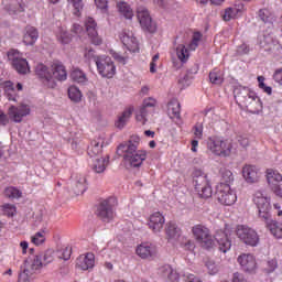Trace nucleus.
<instances>
[{
    "instance_id": "obj_1",
    "label": "nucleus",
    "mask_w": 282,
    "mask_h": 282,
    "mask_svg": "<svg viewBox=\"0 0 282 282\" xmlns=\"http://www.w3.org/2000/svg\"><path fill=\"white\" fill-rule=\"evenodd\" d=\"M35 74L47 89H56V80L59 83L67 80V69L65 65L58 61L53 62L50 66L37 64Z\"/></svg>"
},
{
    "instance_id": "obj_61",
    "label": "nucleus",
    "mask_w": 282,
    "mask_h": 282,
    "mask_svg": "<svg viewBox=\"0 0 282 282\" xmlns=\"http://www.w3.org/2000/svg\"><path fill=\"white\" fill-rule=\"evenodd\" d=\"M206 268L209 274H217V272H219V269L217 268L216 263L213 261L207 262Z\"/></svg>"
},
{
    "instance_id": "obj_43",
    "label": "nucleus",
    "mask_w": 282,
    "mask_h": 282,
    "mask_svg": "<svg viewBox=\"0 0 282 282\" xmlns=\"http://www.w3.org/2000/svg\"><path fill=\"white\" fill-rule=\"evenodd\" d=\"M209 80L213 85H221L224 83V70L215 68L209 73Z\"/></svg>"
},
{
    "instance_id": "obj_5",
    "label": "nucleus",
    "mask_w": 282,
    "mask_h": 282,
    "mask_svg": "<svg viewBox=\"0 0 282 282\" xmlns=\"http://www.w3.org/2000/svg\"><path fill=\"white\" fill-rule=\"evenodd\" d=\"M43 270V257L32 256L24 261L22 272L19 274V282H30L34 274H39Z\"/></svg>"
},
{
    "instance_id": "obj_7",
    "label": "nucleus",
    "mask_w": 282,
    "mask_h": 282,
    "mask_svg": "<svg viewBox=\"0 0 282 282\" xmlns=\"http://www.w3.org/2000/svg\"><path fill=\"white\" fill-rule=\"evenodd\" d=\"M193 184L199 197H203V199L213 197V187L208 182V177L204 172H202V170H196L193 172Z\"/></svg>"
},
{
    "instance_id": "obj_21",
    "label": "nucleus",
    "mask_w": 282,
    "mask_h": 282,
    "mask_svg": "<svg viewBox=\"0 0 282 282\" xmlns=\"http://www.w3.org/2000/svg\"><path fill=\"white\" fill-rule=\"evenodd\" d=\"M119 39L121 43L127 47L128 52H140V44L138 43V40L133 35L132 31L123 30L119 34Z\"/></svg>"
},
{
    "instance_id": "obj_15",
    "label": "nucleus",
    "mask_w": 282,
    "mask_h": 282,
    "mask_svg": "<svg viewBox=\"0 0 282 282\" xmlns=\"http://www.w3.org/2000/svg\"><path fill=\"white\" fill-rule=\"evenodd\" d=\"M96 66L102 78H113L116 76V64H113L111 57L100 55L99 58H96Z\"/></svg>"
},
{
    "instance_id": "obj_64",
    "label": "nucleus",
    "mask_w": 282,
    "mask_h": 282,
    "mask_svg": "<svg viewBox=\"0 0 282 282\" xmlns=\"http://www.w3.org/2000/svg\"><path fill=\"white\" fill-rule=\"evenodd\" d=\"M232 282H248L246 278H243V274L236 272L232 275Z\"/></svg>"
},
{
    "instance_id": "obj_27",
    "label": "nucleus",
    "mask_w": 282,
    "mask_h": 282,
    "mask_svg": "<svg viewBox=\"0 0 282 282\" xmlns=\"http://www.w3.org/2000/svg\"><path fill=\"white\" fill-rule=\"evenodd\" d=\"M107 144H109V141H107L105 135L98 137L91 142L90 148L88 149V155H90V158L100 155V153H102V148L107 147Z\"/></svg>"
},
{
    "instance_id": "obj_52",
    "label": "nucleus",
    "mask_w": 282,
    "mask_h": 282,
    "mask_svg": "<svg viewBox=\"0 0 282 282\" xmlns=\"http://www.w3.org/2000/svg\"><path fill=\"white\" fill-rule=\"evenodd\" d=\"M194 140H202L204 138V124L196 123L193 128Z\"/></svg>"
},
{
    "instance_id": "obj_42",
    "label": "nucleus",
    "mask_w": 282,
    "mask_h": 282,
    "mask_svg": "<svg viewBox=\"0 0 282 282\" xmlns=\"http://www.w3.org/2000/svg\"><path fill=\"white\" fill-rule=\"evenodd\" d=\"M70 78L74 83H78V85H85L87 83V75L78 68L73 69Z\"/></svg>"
},
{
    "instance_id": "obj_28",
    "label": "nucleus",
    "mask_w": 282,
    "mask_h": 282,
    "mask_svg": "<svg viewBox=\"0 0 282 282\" xmlns=\"http://www.w3.org/2000/svg\"><path fill=\"white\" fill-rule=\"evenodd\" d=\"M215 240L218 243V249L220 252L226 253L228 250H230V248H232V242L228 238V234L226 231H217L215 235Z\"/></svg>"
},
{
    "instance_id": "obj_18",
    "label": "nucleus",
    "mask_w": 282,
    "mask_h": 282,
    "mask_svg": "<svg viewBox=\"0 0 282 282\" xmlns=\"http://www.w3.org/2000/svg\"><path fill=\"white\" fill-rule=\"evenodd\" d=\"M267 181L268 184L273 191L274 195L276 197H282V175L278 171L274 170H268L267 171Z\"/></svg>"
},
{
    "instance_id": "obj_47",
    "label": "nucleus",
    "mask_w": 282,
    "mask_h": 282,
    "mask_svg": "<svg viewBox=\"0 0 282 282\" xmlns=\"http://www.w3.org/2000/svg\"><path fill=\"white\" fill-rule=\"evenodd\" d=\"M68 4L74 8V14L75 17H80L83 12V8H85V4L83 3V0H67Z\"/></svg>"
},
{
    "instance_id": "obj_56",
    "label": "nucleus",
    "mask_w": 282,
    "mask_h": 282,
    "mask_svg": "<svg viewBox=\"0 0 282 282\" xmlns=\"http://www.w3.org/2000/svg\"><path fill=\"white\" fill-rule=\"evenodd\" d=\"M84 58H86V61H94V63L96 64V58H100V56H96V51L91 50V48H86L85 53H84Z\"/></svg>"
},
{
    "instance_id": "obj_33",
    "label": "nucleus",
    "mask_w": 282,
    "mask_h": 282,
    "mask_svg": "<svg viewBox=\"0 0 282 282\" xmlns=\"http://www.w3.org/2000/svg\"><path fill=\"white\" fill-rule=\"evenodd\" d=\"M176 57L178 58L181 64H176V69H180V67H182V65L188 63V58H191V50H188V47H186V45L184 44H178L176 46Z\"/></svg>"
},
{
    "instance_id": "obj_59",
    "label": "nucleus",
    "mask_w": 282,
    "mask_h": 282,
    "mask_svg": "<svg viewBox=\"0 0 282 282\" xmlns=\"http://www.w3.org/2000/svg\"><path fill=\"white\" fill-rule=\"evenodd\" d=\"M236 52L238 56H245L246 54H250V46L246 43H242L237 47Z\"/></svg>"
},
{
    "instance_id": "obj_39",
    "label": "nucleus",
    "mask_w": 282,
    "mask_h": 282,
    "mask_svg": "<svg viewBox=\"0 0 282 282\" xmlns=\"http://www.w3.org/2000/svg\"><path fill=\"white\" fill-rule=\"evenodd\" d=\"M197 72H199V66L194 65L192 66L186 75L184 76V78H181L178 80L180 85H182L183 87H188V85H191V80H193L195 74H197Z\"/></svg>"
},
{
    "instance_id": "obj_35",
    "label": "nucleus",
    "mask_w": 282,
    "mask_h": 282,
    "mask_svg": "<svg viewBox=\"0 0 282 282\" xmlns=\"http://www.w3.org/2000/svg\"><path fill=\"white\" fill-rule=\"evenodd\" d=\"M258 43L265 52H272L274 50V43H279L270 35H259Z\"/></svg>"
},
{
    "instance_id": "obj_17",
    "label": "nucleus",
    "mask_w": 282,
    "mask_h": 282,
    "mask_svg": "<svg viewBox=\"0 0 282 282\" xmlns=\"http://www.w3.org/2000/svg\"><path fill=\"white\" fill-rule=\"evenodd\" d=\"M0 88L4 91V96L11 102H17L19 99V91H23V84L18 83L14 87L12 80H2L0 82Z\"/></svg>"
},
{
    "instance_id": "obj_49",
    "label": "nucleus",
    "mask_w": 282,
    "mask_h": 282,
    "mask_svg": "<svg viewBox=\"0 0 282 282\" xmlns=\"http://www.w3.org/2000/svg\"><path fill=\"white\" fill-rule=\"evenodd\" d=\"M4 195L9 199H20L22 193L17 187H7L4 189Z\"/></svg>"
},
{
    "instance_id": "obj_16",
    "label": "nucleus",
    "mask_w": 282,
    "mask_h": 282,
    "mask_svg": "<svg viewBox=\"0 0 282 282\" xmlns=\"http://www.w3.org/2000/svg\"><path fill=\"white\" fill-rule=\"evenodd\" d=\"M32 113V108L28 104H20L19 106H10L8 109L9 120L11 122H15V124H20L23 122V118H28Z\"/></svg>"
},
{
    "instance_id": "obj_46",
    "label": "nucleus",
    "mask_w": 282,
    "mask_h": 282,
    "mask_svg": "<svg viewBox=\"0 0 282 282\" xmlns=\"http://www.w3.org/2000/svg\"><path fill=\"white\" fill-rule=\"evenodd\" d=\"M259 18L263 23L272 25L274 23V15L268 9H261L259 11Z\"/></svg>"
},
{
    "instance_id": "obj_53",
    "label": "nucleus",
    "mask_w": 282,
    "mask_h": 282,
    "mask_svg": "<svg viewBox=\"0 0 282 282\" xmlns=\"http://www.w3.org/2000/svg\"><path fill=\"white\" fill-rule=\"evenodd\" d=\"M237 17L239 15H237V12L235 9H232V7L227 8L223 14L224 21H232V19H237Z\"/></svg>"
},
{
    "instance_id": "obj_23",
    "label": "nucleus",
    "mask_w": 282,
    "mask_h": 282,
    "mask_svg": "<svg viewBox=\"0 0 282 282\" xmlns=\"http://www.w3.org/2000/svg\"><path fill=\"white\" fill-rule=\"evenodd\" d=\"M158 276L169 282H180V272L173 269L171 264H163L156 270Z\"/></svg>"
},
{
    "instance_id": "obj_19",
    "label": "nucleus",
    "mask_w": 282,
    "mask_h": 282,
    "mask_svg": "<svg viewBox=\"0 0 282 282\" xmlns=\"http://www.w3.org/2000/svg\"><path fill=\"white\" fill-rule=\"evenodd\" d=\"M164 224H166V218L164 214L160 212H154L148 218V228L154 232V235H160L164 230Z\"/></svg>"
},
{
    "instance_id": "obj_58",
    "label": "nucleus",
    "mask_w": 282,
    "mask_h": 282,
    "mask_svg": "<svg viewBox=\"0 0 282 282\" xmlns=\"http://www.w3.org/2000/svg\"><path fill=\"white\" fill-rule=\"evenodd\" d=\"M276 268H279V262H276V259H271L267 262L265 272L270 274L271 272H274Z\"/></svg>"
},
{
    "instance_id": "obj_3",
    "label": "nucleus",
    "mask_w": 282,
    "mask_h": 282,
    "mask_svg": "<svg viewBox=\"0 0 282 282\" xmlns=\"http://www.w3.org/2000/svg\"><path fill=\"white\" fill-rule=\"evenodd\" d=\"M119 151L123 152V161L133 169L142 166V163L147 160V151L138 150L135 143L120 145Z\"/></svg>"
},
{
    "instance_id": "obj_44",
    "label": "nucleus",
    "mask_w": 282,
    "mask_h": 282,
    "mask_svg": "<svg viewBox=\"0 0 282 282\" xmlns=\"http://www.w3.org/2000/svg\"><path fill=\"white\" fill-rule=\"evenodd\" d=\"M203 37L204 35L199 31L193 33L192 41L187 46L189 52H195V50L199 47V44L202 43Z\"/></svg>"
},
{
    "instance_id": "obj_14",
    "label": "nucleus",
    "mask_w": 282,
    "mask_h": 282,
    "mask_svg": "<svg viewBox=\"0 0 282 282\" xmlns=\"http://www.w3.org/2000/svg\"><path fill=\"white\" fill-rule=\"evenodd\" d=\"M192 234L202 248L208 249L215 246V240H213V236L210 235V229H208V227L204 225H195L192 228Z\"/></svg>"
},
{
    "instance_id": "obj_40",
    "label": "nucleus",
    "mask_w": 282,
    "mask_h": 282,
    "mask_svg": "<svg viewBox=\"0 0 282 282\" xmlns=\"http://www.w3.org/2000/svg\"><path fill=\"white\" fill-rule=\"evenodd\" d=\"M117 8H118L120 14H122V17H124V19H128V20L133 19V10L127 2H124V1L118 2Z\"/></svg>"
},
{
    "instance_id": "obj_8",
    "label": "nucleus",
    "mask_w": 282,
    "mask_h": 282,
    "mask_svg": "<svg viewBox=\"0 0 282 282\" xmlns=\"http://www.w3.org/2000/svg\"><path fill=\"white\" fill-rule=\"evenodd\" d=\"M236 235L246 246H251V248H257V246H259V234L249 226L238 225L236 228Z\"/></svg>"
},
{
    "instance_id": "obj_37",
    "label": "nucleus",
    "mask_w": 282,
    "mask_h": 282,
    "mask_svg": "<svg viewBox=\"0 0 282 282\" xmlns=\"http://www.w3.org/2000/svg\"><path fill=\"white\" fill-rule=\"evenodd\" d=\"M181 111L182 106H180L177 99H173L167 104V115L172 120L175 118L178 120Z\"/></svg>"
},
{
    "instance_id": "obj_11",
    "label": "nucleus",
    "mask_w": 282,
    "mask_h": 282,
    "mask_svg": "<svg viewBox=\"0 0 282 282\" xmlns=\"http://www.w3.org/2000/svg\"><path fill=\"white\" fill-rule=\"evenodd\" d=\"M118 206L116 197H109L100 202L97 208V215L102 221L109 223L116 217L115 208Z\"/></svg>"
},
{
    "instance_id": "obj_9",
    "label": "nucleus",
    "mask_w": 282,
    "mask_h": 282,
    "mask_svg": "<svg viewBox=\"0 0 282 282\" xmlns=\"http://www.w3.org/2000/svg\"><path fill=\"white\" fill-rule=\"evenodd\" d=\"M137 19L143 32H148L149 34H155L158 32V24L151 18V13L147 7L139 6L137 8Z\"/></svg>"
},
{
    "instance_id": "obj_13",
    "label": "nucleus",
    "mask_w": 282,
    "mask_h": 282,
    "mask_svg": "<svg viewBox=\"0 0 282 282\" xmlns=\"http://www.w3.org/2000/svg\"><path fill=\"white\" fill-rule=\"evenodd\" d=\"M8 58L18 74H30V64L28 63V59L23 57V53L19 52V50H10L8 52Z\"/></svg>"
},
{
    "instance_id": "obj_45",
    "label": "nucleus",
    "mask_w": 282,
    "mask_h": 282,
    "mask_svg": "<svg viewBox=\"0 0 282 282\" xmlns=\"http://www.w3.org/2000/svg\"><path fill=\"white\" fill-rule=\"evenodd\" d=\"M220 184H228L230 186V184L235 182V175H232V172L226 167L220 170Z\"/></svg>"
},
{
    "instance_id": "obj_32",
    "label": "nucleus",
    "mask_w": 282,
    "mask_h": 282,
    "mask_svg": "<svg viewBox=\"0 0 282 282\" xmlns=\"http://www.w3.org/2000/svg\"><path fill=\"white\" fill-rule=\"evenodd\" d=\"M36 41H39V30L34 26H26L22 37L24 45H34Z\"/></svg>"
},
{
    "instance_id": "obj_29",
    "label": "nucleus",
    "mask_w": 282,
    "mask_h": 282,
    "mask_svg": "<svg viewBox=\"0 0 282 282\" xmlns=\"http://www.w3.org/2000/svg\"><path fill=\"white\" fill-rule=\"evenodd\" d=\"M131 116H133V106H129L121 113H119L115 122V127L117 129H124L129 120H131Z\"/></svg>"
},
{
    "instance_id": "obj_48",
    "label": "nucleus",
    "mask_w": 282,
    "mask_h": 282,
    "mask_svg": "<svg viewBox=\"0 0 282 282\" xmlns=\"http://www.w3.org/2000/svg\"><path fill=\"white\" fill-rule=\"evenodd\" d=\"M46 232L47 231L45 229L37 231L34 236L31 237L32 243H34V246H41L42 243H45Z\"/></svg>"
},
{
    "instance_id": "obj_20",
    "label": "nucleus",
    "mask_w": 282,
    "mask_h": 282,
    "mask_svg": "<svg viewBox=\"0 0 282 282\" xmlns=\"http://www.w3.org/2000/svg\"><path fill=\"white\" fill-rule=\"evenodd\" d=\"M241 271L252 274L257 272V258L252 253H242L237 259Z\"/></svg>"
},
{
    "instance_id": "obj_6",
    "label": "nucleus",
    "mask_w": 282,
    "mask_h": 282,
    "mask_svg": "<svg viewBox=\"0 0 282 282\" xmlns=\"http://www.w3.org/2000/svg\"><path fill=\"white\" fill-rule=\"evenodd\" d=\"M252 202L257 206L260 219H263L264 221L265 219H270V217H272L270 214V210H272V205L270 204L271 198L268 193L262 189L256 191Z\"/></svg>"
},
{
    "instance_id": "obj_30",
    "label": "nucleus",
    "mask_w": 282,
    "mask_h": 282,
    "mask_svg": "<svg viewBox=\"0 0 282 282\" xmlns=\"http://www.w3.org/2000/svg\"><path fill=\"white\" fill-rule=\"evenodd\" d=\"M265 226L275 239H282V223L272 219V216L264 219Z\"/></svg>"
},
{
    "instance_id": "obj_54",
    "label": "nucleus",
    "mask_w": 282,
    "mask_h": 282,
    "mask_svg": "<svg viewBox=\"0 0 282 282\" xmlns=\"http://www.w3.org/2000/svg\"><path fill=\"white\" fill-rule=\"evenodd\" d=\"M59 257L61 259H64V261H69V259L72 258V246L66 245L62 247Z\"/></svg>"
},
{
    "instance_id": "obj_12",
    "label": "nucleus",
    "mask_w": 282,
    "mask_h": 282,
    "mask_svg": "<svg viewBox=\"0 0 282 282\" xmlns=\"http://www.w3.org/2000/svg\"><path fill=\"white\" fill-rule=\"evenodd\" d=\"M216 195L223 206H232L237 202V192L229 184L219 183L216 187Z\"/></svg>"
},
{
    "instance_id": "obj_60",
    "label": "nucleus",
    "mask_w": 282,
    "mask_h": 282,
    "mask_svg": "<svg viewBox=\"0 0 282 282\" xmlns=\"http://www.w3.org/2000/svg\"><path fill=\"white\" fill-rule=\"evenodd\" d=\"M158 61H160V54H155L152 57V61L150 63V72H151V74H155V72H158Z\"/></svg>"
},
{
    "instance_id": "obj_25",
    "label": "nucleus",
    "mask_w": 282,
    "mask_h": 282,
    "mask_svg": "<svg viewBox=\"0 0 282 282\" xmlns=\"http://www.w3.org/2000/svg\"><path fill=\"white\" fill-rule=\"evenodd\" d=\"M242 177L247 184H257L261 175L259 169L256 165L247 164L242 167Z\"/></svg>"
},
{
    "instance_id": "obj_4",
    "label": "nucleus",
    "mask_w": 282,
    "mask_h": 282,
    "mask_svg": "<svg viewBox=\"0 0 282 282\" xmlns=\"http://www.w3.org/2000/svg\"><path fill=\"white\" fill-rule=\"evenodd\" d=\"M207 150L217 158H228L232 153V142L220 137H210L207 140Z\"/></svg>"
},
{
    "instance_id": "obj_10",
    "label": "nucleus",
    "mask_w": 282,
    "mask_h": 282,
    "mask_svg": "<svg viewBox=\"0 0 282 282\" xmlns=\"http://www.w3.org/2000/svg\"><path fill=\"white\" fill-rule=\"evenodd\" d=\"M158 107V99L148 97L143 99L142 106L135 112V120L139 124H147L151 120V112Z\"/></svg>"
},
{
    "instance_id": "obj_22",
    "label": "nucleus",
    "mask_w": 282,
    "mask_h": 282,
    "mask_svg": "<svg viewBox=\"0 0 282 282\" xmlns=\"http://www.w3.org/2000/svg\"><path fill=\"white\" fill-rule=\"evenodd\" d=\"M135 254L143 260L153 259L158 256V248L151 242H142L137 246Z\"/></svg>"
},
{
    "instance_id": "obj_63",
    "label": "nucleus",
    "mask_w": 282,
    "mask_h": 282,
    "mask_svg": "<svg viewBox=\"0 0 282 282\" xmlns=\"http://www.w3.org/2000/svg\"><path fill=\"white\" fill-rule=\"evenodd\" d=\"M185 282H203L199 278L195 276L193 273H187L184 275Z\"/></svg>"
},
{
    "instance_id": "obj_50",
    "label": "nucleus",
    "mask_w": 282,
    "mask_h": 282,
    "mask_svg": "<svg viewBox=\"0 0 282 282\" xmlns=\"http://www.w3.org/2000/svg\"><path fill=\"white\" fill-rule=\"evenodd\" d=\"M2 213L6 217H15L17 216V206L13 204L2 205Z\"/></svg>"
},
{
    "instance_id": "obj_62",
    "label": "nucleus",
    "mask_w": 282,
    "mask_h": 282,
    "mask_svg": "<svg viewBox=\"0 0 282 282\" xmlns=\"http://www.w3.org/2000/svg\"><path fill=\"white\" fill-rule=\"evenodd\" d=\"M273 80L278 83V85L282 86V68H279L273 74Z\"/></svg>"
},
{
    "instance_id": "obj_55",
    "label": "nucleus",
    "mask_w": 282,
    "mask_h": 282,
    "mask_svg": "<svg viewBox=\"0 0 282 282\" xmlns=\"http://www.w3.org/2000/svg\"><path fill=\"white\" fill-rule=\"evenodd\" d=\"M181 246L185 250H195V241L187 239L186 237L182 238Z\"/></svg>"
},
{
    "instance_id": "obj_34",
    "label": "nucleus",
    "mask_w": 282,
    "mask_h": 282,
    "mask_svg": "<svg viewBox=\"0 0 282 282\" xmlns=\"http://www.w3.org/2000/svg\"><path fill=\"white\" fill-rule=\"evenodd\" d=\"M75 195H83L87 191V178L84 175H76L72 181Z\"/></svg>"
},
{
    "instance_id": "obj_2",
    "label": "nucleus",
    "mask_w": 282,
    "mask_h": 282,
    "mask_svg": "<svg viewBox=\"0 0 282 282\" xmlns=\"http://www.w3.org/2000/svg\"><path fill=\"white\" fill-rule=\"evenodd\" d=\"M235 98L237 102L246 107L250 113H261V111H263L261 98L248 87L240 86L236 88Z\"/></svg>"
},
{
    "instance_id": "obj_41",
    "label": "nucleus",
    "mask_w": 282,
    "mask_h": 282,
    "mask_svg": "<svg viewBox=\"0 0 282 282\" xmlns=\"http://www.w3.org/2000/svg\"><path fill=\"white\" fill-rule=\"evenodd\" d=\"M68 98L72 100V102L78 104L83 100V93L80 91V88L76 86H69L68 87Z\"/></svg>"
},
{
    "instance_id": "obj_57",
    "label": "nucleus",
    "mask_w": 282,
    "mask_h": 282,
    "mask_svg": "<svg viewBox=\"0 0 282 282\" xmlns=\"http://www.w3.org/2000/svg\"><path fill=\"white\" fill-rule=\"evenodd\" d=\"M231 9L236 12L238 17H241L246 12V6L241 1H237Z\"/></svg>"
},
{
    "instance_id": "obj_31",
    "label": "nucleus",
    "mask_w": 282,
    "mask_h": 282,
    "mask_svg": "<svg viewBox=\"0 0 282 282\" xmlns=\"http://www.w3.org/2000/svg\"><path fill=\"white\" fill-rule=\"evenodd\" d=\"M165 235L169 241H175L182 237V229L175 224V221H169L165 225Z\"/></svg>"
},
{
    "instance_id": "obj_36",
    "label": "nucleus",
    "mask_w": 282,
    "mask_h": 282,
    "mask_svg": "<svg viewBox=\"0 0 282 282\" xmlns=\"http://www.w3.org/2000/svg\"><path fill=\"white\" fill-rule=\"evenodd\" d=\"M107 166H109V156L96 158L93 162L95 173H105Z\"/></svg>"
},
{
    "instance_id": "obj_24",
    "label": "nucleus",
    "mask_w": 282,
    "mask_h": 282,
    "mask_svg": "<svg viewBox=\"0 0 282 282\" xmlns=\"http://www.w3.org/2000/svg\"><path fill=\"white\" fill-rule=\"evenodd\" d=\"M85 25L86 32L88 33L93 45H102V37L98 35V31L96 30V28H98V23H96V20H94V18H87L85 21Z\"/></svg>"
},
{
    "instance_id": "obj_38",
    "label": "nucleus",
    "mask_w": 282,
    "mask_h": 282,
    "mask_svg": "<svg viewBox=\"0 0 282 282\" xmlns=\"http://www.w3.org/2000/svg\"><path fill=\"white\" fill-rule=\"evenodd\" d=\"M55 35H56V40L58 41V43H61V45H69V43H72V36L67 32V29L64 26H59L55 31Z\"/></svg>"
},
{
    "instance_id": "obj_51",
    "label": "nucleus",
    "mask_w": 282,
    "mask_h": 282,
    "mask_svg": "<svg viewBox=\"0 0 282 282\" xmlns=\"http://www.w3.org/2000/svg\"><path fill=\"white\" fill-rule=\"evenodd\" d=\"M110 55L112 58H115V61H117V63H120L121 65H127V61H129V56L122 55L113 50H110Z\"/></svg>"
},
{
    "instance_id": "obj_26",
    "label": "nucleus",
    "mask_w": 282,
    "mask_h": 282,
    "mask_svg": "<svg viewBox=\"0 0 282 282\" xmlns=\"http://www.w3.org/2000/svg\"><path fill=\"white\" fill-rule=\"evenodd\" d=\"M94 265H96V257L91 252L82 254L76 260V268L79 270H91Z\"/></svg>"
}]
</instances>
